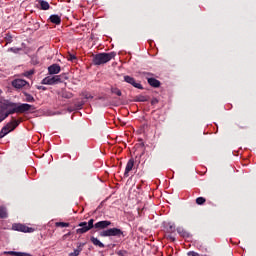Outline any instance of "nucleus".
I'll list each match as a JSON object with an SVG mask.
<instances>
[{
    "label": "nucleus",
    "mask_w": 256,
    "mask_h": 256,
    "mask_svg": "<svg viewBox=\"0 0 256 256\" xmlns=\"http://www.w3.org/2000/svg\"><path fill=\"white\" fill-rule=\"evenodd\" d=\"M123 237V231L119 228H110L100 232V237Z\"/></svg>",
    "instance_id": "nucleus-4"
},
{
    "label": "nucleus",
    "mask_w": 256,
    "mask_h": 256,
    "mask_svg": "<svg viewBox=\"0 0 256 256\" xmlns=\"http://www.w3.org/2000/svg\"><path fill=\"white\" fill-rule=\"evenodd\" d=\"M117 253V255H119V256H127V251L126 250H120V251H118V252H116Z\"/></svg>",
    "instance_id": "nucleus-28"
},
{
    "label": "nucleus",
    "mask_w": 256,
    "mask_h": 256,
    "mask_svg": "<svg viewBox=\"0 0 256 256\" xmlns=\"http://www.w3.org/2000/svg\"><path fill=\"white\" fill-rule=\"evenodd\" d=\"M26 85H29V83L23 79H16L12 81V87H15V89H23Z\"/></svg>",
    "instance_id": "nucleus-9"
},
{
    "label": "nucleus",
    "mask_w": 256,
    "mask_h": 256,
    "mask_svg": "<svg viewBox=\"0 0 256 256\" xmlns=\"http://www.w3.org/2000/svg\"><path fill=\"white\" fill-rule=\"evenodd\" d=\"M91 241H92L93 245H96L97 247H100V248L105 247V244L102 243L101 241H99V239H97L95 237H91Z\"/></svg>",
    "instance_id": "nucleus-15"
},
{
    "label": "nucleus",
    "mask_w": 256,
    "mask_h": 256,
    "mask_svg": "<svg viewBox=\"0 0 256 256\" xmlns=\"http://www.w3.org/2000/svg\"><path fill=\"white\" fill-rule=\"evenodd\" d=\"M111 225V221H100V222H97L94 227L95 229H107V227H110Z\"/></svg>",
    "instance_id": "nucleus-11"
},
{
    "label": "nucleus",
    "mask_w": 256,
    "mask_h": 256,
    "mask_svg": "<svg viewBox=\"0 0 256 256\" xmlns=\"http://www.w3.org/2000/svg\"><path fill=\"white\" fill-rule=\"evenodd\" d=\"M25 97L28 103H35V98L31 94L25 93Z\"/></svg>",
    "instance_id": "nucleus-20"
},
{
    "label": "nucleus",
    "mask_w": 256,
    "mask_h": 256,
    "mask_svg": "<svg viewBox=\"0 0 256 256\" xmlns=\"http://www.w3.org/2000/svg\"><path fill=\"white\" fill-rule=\"evenodd\" d=\"M0 93H1V90H0Z\"/></svg>",
    "instance_id": "nucleus-35"
},
{
    "label": "nucleus",
    "mask_w": 256,
    "mask_h": 256,
    "mask_svg": "<svg viewBox=\"0 0 256 256\" xmlns=\"http://www.w3.org/2000/svg\"><path fill=\"white\" fill-rule=\"evenodd\" d=\"M207 200L205 199V198H203V197H198L197 199H196V204L197 205H205V202H206Z\"/></svg>",
    "instance_id": "nucleus-23"
},
{
    "label": "nucleus",
    "mask_w": 256,
    "mask_h": 256,
    "mask_svg": "<svg viewBox=\"0 0 256 256\" xmlns=\"http://www.w3.org/2000/svg\"><path fill=\"white\" fill-rule=\"evenodd\" d=\"M3 119H5V118H1V117H0V123H1V121H3Z\"/></svg>",
    "instance_id": "nucleus-33"
},
{
    "label": "nucleus",
    "mask_w": 256,
    "mask_h": 256,
    "mask_svg": "<svg viewBox=\"0 0 256 256\" xmlns=\"http://www.w3.org/2000/svg\"><path fill=\"white\" fill-rule=\"evenodd\" d=\"M188 256H200V255L197 252L191 251V252H188Z\"/></svg>",
    "instance_id": "nucleus-31"
},
{
    "label": "nucleus",
    "mask_w": 256,
    "mask_h": 256,
    "mask_svg": "<svg viewBox=\"0 0 256 256\" xmlns=\"http://www.w3.org/2000/svg\"><path fill=\"white\" fill-rule=\"evenodd\" d=\"M33 73H35V71L33 70H29L23 73L24 77H31V75H33Z\"/></svg>",
    "instance_id": "nucleus-25"
},
{
    "label": "nucleus",
    "mask_w": 256,
    "mask_h": 256,
    "mask_svg": "<svg viewBox=\"0 0 256 256\" xmlns=\"http://www.w3.org/2000/svg\"><path fill=\"white\" fill-rule=\"evenodd\" d=\"M136 101L140 103H145V101H149V99L147 98V96H137Z\"/></svg>",
    "instance_id": "nucleus-22"
},
{
    "label": "nucleus",
    "mask_w": 256,
    "mask_h": 256,
    "mask_svg": "<svg viewBox=\"0 0 256 256\" xmlns=\"http://www.w3.org/2000/svg\"><path fill=\"white\" fill-rule=\"evenodd\" d=\"M67 59H68V61H75V59H77V57H75V55H73V54H69Z\"/></svg>",
    "instance_id": "nucleus-29"
},
{
    "label": "nucleus",
    "mask_w": 256,
    "mask_h": 256,
    "mask_svg": "<svg viewBox=\"0 0 256 256\" xmlns=\"http://www.w3.org/2000/svg\"><path fill=\"white\" fill-rule=\"evenodd\" d=\"M0 219H7V209L0 206Z\"/></svg>",
    "instance_id": "nucleus-18"
},
{
    "label": "nucleus",
    "mask_w": 256,
    "mask_h": 256,
    "mask_svg": "<svg viewBox=\"0 0 256 256\" xmlns=\"http://www.w3.org/2000/svg\"><path fill=\"white\" fill-rule=\"evenodd\" d=\"M111 59H115V52L99 53L93 56V63L95 65H105V63H109Z\"/></svg>",
    "instance_id": "nucleus-2"
},
{
    "label": "nucleus",
    "mask_w": 256,
    "mask_h": 256,
    "mask_svg": "<svg viewBox=\"0 0 256 256\" xmlns=\"http://www.w3.org/2000/svg\"><path fill=\"white\" fill-rule=\"evenodd\" d=\"M149 85H151V87H160L161 86V82L155 78H148L147 79Z\"/></svg>",
    "instance_id": "nucleus-13"
},
{
    "label": "nucleus",
    "mask_w": 256,
    "mask_h": 256,
    "mask_svg": "<svg viewBox=\"0 0 256 256\" xmlns=\"http://www.w3.org/2000/svg\"><path fill=\"white\" fill-rule=\"evenodd\" d=\"M157 103H159V100L157 98H153L151 100V105H157Z\"/></svg>",
    "instance_id": "nucleus-30"
},
{
    "label": "nucleus",
    "mask_w": 256,
    "mask_h": 256,
    "mask_svg": "<svg viewBox=\"0 0 256 256\" xmlns=\"http://www.w3.org/2000/svg\"><path fill=\"white\" fill-rule=\"evenodd\" d=\"M177 232L179 233V235H181V237H189V232L181 227L177 228Z\"/></svg>",
    "instance_id": "nucleus-19"
},
{
    "label": "nucleus",
    "mask_w": 256,
    "mask_h": 256,
    "mask_svg": "<svg viewBox=\"0 0 256 256\" xmlns=\"http://www.w3.org/2000/svg\"><path fill=\"white\" fill-rule=\"evenodd\" d=\"M51 23H54L55 25L61 24V17L59 15H51L50 16Z\"/></svg>",
    "instance_id": "nucleus-14"
},
{
    "label": "nucleus",
    "mask_w": 256,
    "mask_h": 256,
    "mask_svg": "<svg viewBox=\"0 0 256 256\" xmlns=\"http://www.w3.org/2000/svg\"><path fill=\"white\" fill-rule=\"evenodd\" d=\"M19 123H21V121L13 119L6 126H4L0 131V139H3L5 135H9L11 131H15V129H17L19 126Z\"/></svg>",
    "instance_id": "nucleus-3"
},
{
    "label": "nucleus",
    "mask_w": 256,
    "mask_h": 256,
    "mask_svg": "<svg viewBox=\"0 0 256 256\" xmlns=\"http://www.w3.org/2000/svg\"><path fill=\"white\" fill-rule=\"evenodd\" d=\"M80 253H81V250L76 249L74 250V252L70 253L69 256H79Z\"/></svg>",
    "instance_id": "nucleus-27"
},
{
    "label": "nucleus",
    "mask_w": 256,
    "mask_h": 256,
    "mask_svg": "<svg viewBox=\"0 0 256 256\" xmlns=\"http://www.w3.org/2000/svg\"><path fill=\"white\" fill-rule=\"evenodd\" d=\"M0 108L3 111H8V114H23L27 111H35V106L26 103H15L9 100H4L0 103Z\"/></svg>",
    "instance_id": "nucleus-1"
},
{
    "label": "nucleus",
    "mask_w": 256,
    "mask_h": 256,
    "mask_svg": "<svg viewBox=\"0 0 256 256\" xmlns=\"http://www.w3.org/2000/svg\"><path fill=\"white\" fill-rule=\"evenodd\" d=\"M170 239H172V241H175V238H173V237H170Z\"/></svg>",
    "instance_id": "nucleus-34"
},
{
    "label": "nucleus",
    "mask_w": 256,
    "mask_h": 256,
    "mask_svg": "<svg viewBox=\"0 0 256 256\" xmlns=\"http://www.w3.org/2000/svg\"><path fill=\"white\" fill-rule=\"evenodd\" d=\"M62 97H63L64 99H71V97H73V93L68 92V91H63V92H62Z\"/></svg>",
    "instance_id": "nucleus-21"
},
{
    "label": "nucleus",
    "mask_w": 256,
    "mask_h": 256,
    "mask_svg": "<svg viewBox=\"0 0 256 256\" xmlns=\"http://www.w3.org/2000/svg\"><path fill=\"white\" fill-rule=\"evenodd\" d=\"M134 166H135V160L130 159L126 165V169L124 172L125 177H129V172L133 170Z\"/></svg>",
    "instance_id": "nucleus-12"
},
{
    "label": "nucleus",
    "mask_w": 256,
    "mask_h": 256,
    "mask_svg": "<svg viewBox=\"0 0 256 256\" xmlns=\"http://www.w3.org/2000/svg\"><path fill=\"white\" fill-rule=\"evenodd\" d=\"M57 83H61V76L59 75L53 77L48 76L42 80V85H55Z\"/></svg>",
    "instance_id": "nucleus-6"
},
{
    "label": "nucleus",
    "mask_w": 256,
    "mask_h": 256,
    "mask_svg": "<svg viewBox=\"0 0 256 256\" xmlns=\"http://www.w3.org/2000/svg\"><path fill=\"white\" fill-rule=\"evenodd\" d=\"M56 227H69V223L67 222H56Z\"/></svg>",
    "instance_id": "nucleus-24"
},
{
    "label": "nucleus",
    "mask_w": 256,
    "mask_h": 256,
    "mask_svg": "<svg viewBox=\"0 0 256 256\" xmlns=\"http://www.w3.org/2000/svg\"><path fill=\"white\" fill-rule=\"evenodd\" d=\"M12 229L13 231H21L22 233H33V231H35V229L24 224H13Z\"/></svg>",
    "instance_id": "nucleus-7"
},
{
    "label": "nucleus",
    "mask_w": 256,
    "mask_h": 256,
    "mask_svg": "<svg viewBox=\"0 0 256 256\" xmlns=\"http://www.w3.org/2000/svg\"><path fill=\"white\" fill-rule=\"evenodd\" d=\"M8 255H16V256H32L29 253H25V252H13V251H9V252H5Z\"/></svg>",
    "instance_id": "nucleus-17"
},
{
    "label": "nucleus",
    "mask_w": 256,
    "mask_h": 256,
    "mask_svg": "<svg viewBox=\"0 0 256 256\" xmlns=\"http://www.w3.org/2000/svg\"><path fill=\"white\" fill-rule=\"evenodd\" d=\"M124 81L126 83H129L130 85H132L136 89H143V86L140 83L135 82V78H133L131 76H124Z\"/></svg>",
    "instance_id": "nucleus-8"
},
{
    "label": "nucleus",
    "mask_w": 256,
    "mask_h": 256,
    "mask_svg": "<svg viewBox=\"0 0 256 256\" xmlns=\"http://www.w3.org/2000/svg\"><path fill=\"white\" fill-rule=\"evenodd\" d=\"M49 75H57L61 73V66L58 64H53L50 67H48Z\"/></svg>",
    "instance_id": "nucleus-10"
},
{
    "label": "nucleus",
    "mask_w": 256,
    "mask_h": 256,
    "mask_svg": "<svg viewBox=\"0 0 256 256\" xmlns=\"http://www.w3.org/2000/svg\"><path fill=\"white\" fill-rule=\"evenodd\" d=\"M9 115H11V114H9V111L7 110L4 119L9 117Z\"/></svg>",
    "instance_id": "nucleus-32"
},
{
    "label": "nucleus",
    "mask_w": 256,
    "mask_h": 256,
    "mask_svg": "<svg viewBox=\"0 0 256 256\" xmlns=\"http://www.w3.org/2000/svg\"><path fill=\"white\" fill-rule=\"evenodd\" d=\"M112 93H114L115 95H118V97H121V90H119L117 88H113Z\"/></svg>",
    "instance_id": "nucleus-26"
},
{
    "label": "nucleus",
    "mask_w": 256,
    "mask_h": 256,
    "mask_svg": "<svg viewBox=\"0 0 256 256\" xmlns=\"http://www.w3.org/2000/svg\"><path fill=\"white\" fill-rule=\"evenodd\" d=\"M93 223H95V220L93 219H90L87 222H81L78 227H81V228H78L76 230V233H78L79 235H83V233H87V231H91V229H93L94 225Z\"/></svg>",
    "instance_id": "nucleus-5"
},
{
    "label": "nucleus",
    "mask_w": 256,
    "mask_h": 256,
    "mask_svg": "<svg viewBox=\"0 0 256 256\" xmlns=\"http://www.w3.org/2000/svg\"><path fill=\"white\" fill-rule=\"evenodd\" d=\"M39 4L41 6V9H43V11H47L49 9V2L45 1V0H40Z\"/></svg>",
    "instance_id": "nucleus-16"
}]
</instances>
